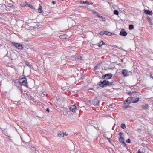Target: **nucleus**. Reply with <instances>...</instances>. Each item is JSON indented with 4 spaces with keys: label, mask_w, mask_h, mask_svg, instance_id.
<instances>
[{
    "label": "nucleus",
    "mask_w": 153,
    "mask_h": 153,
    "mask_svg": "<svg viewBox=\"0 0 153 153\" xmlns=\"http://www.w3.org/2000/svg\"><path fill=\"white\" fill-rule=\"evenodd\" d=\"M98 85L100 87L103 88L107 86H110L112 85V83L106 80H104L102 82H99L97 83Z\"/></svg>",
    "instance_id": "obj_1"
},
{
    "label": "nucleus",
    "mask_w": 153,
    "mask_h": 153,
    "mask_svg": "<svg viewBox=\"0 0 153 153\" xmlns=\"http://www.w3.org/2000/svg\"><path fill=\"white\" fill-rule=\"evenodd\" d=\"M27 81V79L25 77L21 78L19 79V81L20 85L28 87V85Z\"/></svg>",
    "instance_id": "obj_2"
},
{
    "label": "nucleus",
    "mask_w": 153,
    "mask_h": 153,
    "mask_svg": "<svg viewBox=\"0 0 153 153\" xmlns=\"http://www.w3.org/2000/svg\"><path fill=\"white\" fill-rule=\"evenodd\" d=\"M123 133L121 132L119 133L120 138L119 139V142L122 143V145L124 146H126V144L124 141L123 137H122V135H123Z\"/></svg>",
    "instance_id": "obj_3"
},
{
    "label": "nucleus",
    "mask_w": 153,
    "mask_h": 153,
    "mask_svg": "<svg viewBox=\"0 0 153 153\" xmlns=\"http://www.w3.org/2000/svg\"><path fill=\"white\" fill-rule=\"evenodd\" d=\"M11 43L19 50H21L23 49V47L22 45L19 43L12 42Z\"/></svg>",
    "instance_id": "obj_4"
},
{
    "label": "nucleus",
    "mask_w": 153,
    "mask_h": 153,
    "mask_svg": "<svg viewBox=\"0 0 153 153\" xmlns=\"http://www.w3.org/2000/svg\"><path fill=\"white\" fill-rule=\"evenodd\" d=\"M133 97H128L125 100L124 103L126 104V103H127V104L129 105L131 103H134V100H133Z\"/></svg>",
    "instance_id": "obj_5"
},
{
    "label": "nucleus",
    "mask_w": 153,
    "mask_h": 153,
    "mask_svg": "<svg viewBox=\"0 0 153 153\" xmlns=\"http://www.w3.org/2000/svg\"><path fill=\"white\" fill-rule=\"evenodd\" d=\"M122 74L124 76H127L132 75V74L131 71H128L127 70L124 69L122 71Z\"/></svg>",
    "instance_id": "obj_6"
},
{
    "label": "nucleus",
    "mask_w": 153,
    "mask_h": 153,
    "mask_svg": "<svg viewBox=\"0 0 153 153\" xmlns=\"http://www.w3.org/2000/svg\"><path fill=\"white\" fill-rule=\"evenodd\" d=\"M112 76V75L111 73H108L105 74L102 76V78L103 79H111Z\"/></svg>",
    "instance_id": "obj_7"
},
{
    "label": "nucleus",
    "mask_w": 153,
    "mask_h": 153,
    "mask_svg": "<svg viewBox=\"0 0 153 153\" xmlns=\"http://www.w3.org/2000/svg\"><path fill=\"white\" fill-rule=\"evenodd\" d=\"M100 101L97 97H95L92 100V103L95 106H98L99 105Z\"/></svg>",
    "instance_id": "obj_8"
},
{
    "label": "nucleus",
    "mask_w": 153,
    "mask_h": 153,
    "mask_svg": "<svg viewBox=\"0 0 153 153\" xmlns=\"http://www.w3.org/2000/svg\"><path fill=\"white\" fill-rule=\"evenodd\" d=\"M69 109L70 111L73 112H76V110L77 109L76 106L74 105H71L70 106Z\"/></svg>",
    "instance_id": "obj_9"
},
{
    "label": "nucleus",
    "mask_w": 153,
    "mask_h": 153,
    "mask_svg": "<svg viewBox=\"0 0 153 153\" xmlns=\"http://www.w3.org/2000/svg\"><path fill=\"white\" fill-rule=\"evenodd\" d=\"M27 137V135H21V140L23 142V143H27L28 141L26 139V137Z\"/></svg>",
    "instance_id": "obj_10"
},
{
    "label": "nucleus",
    "mask_w": 153,
    "mask_h": 153,
    "mask_svg": "<svg viewBox=\"0 0 153 153\" xmlns=\"http://www.w3.org/2000/svg\"><path fill=\"white\" fill-rule=\"evenodd\" d=\"M120 35L123 36H126L127 35V33L125 31V30L124 29H122L120 31Z\"/></svg>",
    "instance_id": "obj_11"
},
{
    "label": "nucleus",
    "mask_w": 153,
    "mask_h": 153,
    "mask_svg": "<svg viewBox=\"0 0 153 153\" xmlns=\"http://www.w3.org/2000/svg\"><path fill=\"white\" fill-rule=\"evenodd\" d=\"M80 3L81 4H87L88 5L90 4H93V3L92 2H90L89 1H80Z\"/></svg>",
    "instance_id": "obj_12"
},
{
    "label": "nucleus",
    "mask_w": 153,
    "mask_h": 153,
    "mask_svg": "<svg viewBox=\"0 0 153 153\" xmlns=\"http://www.w3.org/2000/svg\"><path fill=\"white\" fill-rule=\"evenodd\" d=\"M142 108L144 110H148L149 109V106L147 104H145L142 105Z\"/></svg>",
    "instance_id": "obj_13"
},
{
    "label": "nucleus",
    "mask_w": 153,
    "mask_h": 153,
    "mask_svg": "<svg viewBox=\"0 0 153 153\" xmlns=\"http://www.w3.org/2000/svg\"><path fill=\"white\" fill-rule=\"evenodd\" d=\"M144 13L146 14L150 15H152V11H150L148 10H144Z\"/></svg>",
    "instance_id": "obj_14"
},
{
    "label": "nucleus",
    "mask_w": 153,
    "mask_h": 153,
    "mask_svg": "<svg viewBox=\"0 0 153 153\" xmlns=\"http://www.w3.org/2000/svg\"><path fill=\"white\" fill-rule=\"evenodd\" d=\"M4 5H0V12H4Z\"/></svg>",
    "instance_id": "obj_15"
},
{
    "label": "nucleus",
    "mask_w": 153,
    "mask_h": 153,
    "mask_svg": "<svg viewBox=\"0 0 153 153\" xmlns=\"http://www.w3.org/2000/svg\"><path fill=\"white\" fill-rule=\"evenodd\" d=\"M103 45H105V43L102 41L99 42L98 43V46L99 47H101Z\"/></svg>",
    "instance_id": "obj_16"
},
{
    "label": "nucleus",
    "mask_w": 153,
    "mask_h": 153,
    "mask_svg": "<svg viewBox=\"0 0 153 153\" xmlns=\"http://www.w3.org/2000/svg\"><path fill=\"white\" fill-rule=\"evenodd\" d=\"M58 136L59 137H64V133L62 131L59 132L58 134Z\"/></svg>",
    "instance_id": "obj_17"
},
{
    "label": "nucleus",
    "mask_w": 153,
    "mask_h": 153,
    "mask_svg": "<svg viewBox=\"0 0 153 153\" xmlns=\"http://www.w3.org/2000/svg\"><path fill=\"white\" fill-rule=\"evenodd\" d=\"M26 4L25 5L26 6H27V7H29L30 8L34 9V7L33 6L31 5L30 4H28L27 2H26Z\"/></svg>",
    "instance_id": "obj_18"
},
{
    "label": "nucleus",
    "mask_w": 153,
    "mask_h": 153,
    "mask_svg": "<svg viewBox=\"0 0 153 153\" xmlns=\"http://www.w3.org/2000/svg\"><path fill=\"white\" fill-rule=\"evenodd\" d=\"M105 35H106L108 36H111L112 34L111 33L107 31H105Z\"/></svg>",
    "instance_id": "obj_19"
},
{
    "label": "nucleus",
    "mask_w": 153,
    "mask_h": 153,
    "mask_svg": "<svg viewBox=\"0 0 153 153\" xmlns=\"http://www.w3.org/2000/svg\"><path fill=\"white\" fill-rule=\"evenodd\" d=\"M39 5V8L38 9V12L39 13H42V6L40 5V4Z\"/></svg>",
    "instance_id": "obj_20"
},
{
    "label": "nucleus",
    "mask_w": 153,
    "mask_h": 153,
    "mask_svg": "<svg viewBox=\"0 0 153 153\" xmlns=\"http://www.w3.org/2000/svg\"><path fill=\"white\" fill-rule=\"evenodd\" d=\"M147 18L148 19V20L149 21V22L150 24V25H153L152 23V19L150 17H147Z\"/></svg>",
    "instance_id": "obj_21"
},
{
    "label": "nucleus",
    "mask_w": 153,
    "mask_h": 153,
    "mask_svg": "<svg viewBox=\"0 0 153 153\" xmlns=\"http://www.w3.org/2000/svg\"><path fill=\"white\" fill-rule=\"evenodd\" d=\"M25 64L28 67H31L32 66V65L27 61H25Z\"/></svg>",
    "instance_id": "obj_22"
},
{
    "label": "nucleus",
    "mask_w": 153,
    "mask_h": 153,
    "mask_svg": "<svg viewBox=\"0 0 153 153\" xmlns=\"http://www.w3.org/2000/svg\"><path fill=\"white\" fill-rule=\"evenodd\" d=\"M134 28V27L133 25L130 24L129 25V29L130 30H132Z\"/></svg>",
    "instance_id": "obj_23"
},
{
    "label": "nucleus",
    "mask_w": 153,
    "mask_h": 153,
    "mask_svg": "<svg viewBox=\"0 0 153 153\" xmlns=\"http://www.w3.org/2000/svg\"><path fill=\"white\" fill-rule=\"evenodd\" d=\"M59 37L61 39H65L66 38V35L65 34L62 35L60 36Z\"/></svg>",
    "instance_id": "obj_24"
},
{
    "label": "nucleus",
    "mask_w": 153,
    "mask_h": 153,
    "mask_svg": "<svg viewBox=\"0 0 153 153\" xmlns=\"http://www.w3.org/2000/svg\"><path fill=\"white\" fill-rule=\"evenodd\" d=\"M115 105V104L114 103H112L111 104H110V105H109L108 106V107H109V108H113L114 106Z\"/></svg>",
    "instance_id": "obj_25"
},
{
    "label": "nucleus",
    "mask_w": 153,
    "mask_h": 153,
    "mask_svg": "<svg viewBox=\"0 0 153 153\" xmlns=\"http://www.w3.org/2000/svg\"><path fill=\"white\" fill-rule=\"evenodd\" d=\"M124 107L126 108H130L131 106L127 104V105H126V104H125L124 103Z\"/></svg>",
    "instance_id": "obj_26"
},
{
    "label": "nucleus",
    "mask_w": 153,
    "mask_h": 153,
    "mask_svg": "<svg viewBox=\"0 0 153 153\" xmlns=\"http://www.w3.org/2000/svg\"><path fill=\"white\" fill-rule=\"evenodd\" d=\"M121 127L122 129H125L126 127L125 125L124 124L122 123L121 125Z\"/></svg>",
    "instance_id": "obj_27"
},
{
    "label": "nucleus",
    "mask_w": 153,
    "mask_h": 153,
    "mask_svg": "<svg viewBox=\"0 0 153 153\" xmlns=\"http://www.w3.org/2000/svg\"><path fill=\"white\" fill-rule=\"evenodd\" d=\"M105 31H100L99 33V34L101 36H102L105 34Z\"/></svg>",
    "instance_id": "obj_28"
},
{
    "label": "nucleus",
    "mask_w": 153,
    "mask_h": 153,
    "mask_svg": "<svg viewBox=\"0 0 153 153\" xmlns=\"http://www.w3.org/2000/svg\"><path fill=\"white\" fill-rule=\"evenodd\" d=\"M114 13L115 15H117L119 14V12L117 10H114Z\"/></svg>",
    "instance_id": "obj_29"
},
{
    "label": "nucleus",
    "mask_w": 153,
    "mask_h": 153,
    "mask_svg": "<svg viewBox=\"0 0 153 153\" xmlns=\"http://www.w3.org/2000/svg\"><path fill=\"white\" fill-rule=\"evenodd\" d=\"M84 77H85L84 75H83L82 74H81V77L79 79L81 80H83V79L84 78Z\"/></svg>",
    "instance_id": "obj_30"
},
{
    "label": "nucleus",
    "mask_w": 153,
    "mask_h": 153,
    "mask_svg": "<svg viewBox=\"0 0 153 153\" xmlns=\"http://www.w3.org/2000/svg\"><path fill=\"white\" fill-rule=\"evenodd\" d=\"M104 137L105 138H106V139H107L109 142H110V143H111V139L110 138H108V137H106V136H104Z\"/></svg>",
    "instance_id": "obj_31"
},
{
    "label": "nucleus",
    "mask_w": 153,
    "mask_h": 153,
    "mask_svg": "<svg viewBox=\"0 0 153 153\" xmlns=\"http://www.w3.org/2000/svg\"><path fill=\"white\" fill-rule=\"evenodd\" d=\"M139 100V98H136L134 99V103L137 102Z\"/></svg>",
    "instance_id": "obj_32"
},
{
    "label": "nucleus",
    "mask_w": 153,
    "mask_h": 153,
    "mask_svg": "<svg viewBox=\"0 0 153 153\" xmlns=\"http://www.w3.org/2000/svg\"><path fill=\"white\" fill-rule=\"evenodd\" d=\"M103 21H105V17L102 16H101L100 18Z\"/></svg>",
    "instance_id": "obj_33"
},
{
    "label": "nucleus",
    "mask_w": 153,
    "mask_h": 153,
    "mask_svg": "<svg viewBox=\"0 0 153 153\" xmlns=\"http://www.w3.org/2000/svg\"><path fill=\"white\" fill-rule=\"evenodd\" d=\"M91 125L94 127V128L96 129H97L98 128L97 126L96 125H94L91 124Z\"/></svg>",
    "instance_id": "obj_34"
},
{
    "label": "nucleus",
    "mask_w": 153,
    "mask_h": 153,
    "mask_svg": "<svg viewBox=\"0 0 153 153\" xmlns=\"http://www.w3.org/2000/svg\"><path fill=\"white\" fill-rule=\"evenodd\" d=\"M143 149H140L138 152L137 153H142L143 151H142Z\"/></svg>",
    "instance_id": "obj_35"
},
{
    "label": "nucleus",
    "mask_w": 153,
    "mask_h": 153,
    "mask_svg": "<svg viewBox=\"0 0 153 153\" xmlns=\"http://www.w3.org/2000/svg\"><path fill=\"white\" fill-rule=\"evenodd\" d=\"M9 7H10L11 8H13L14 6L13 4H11V3L9 4V5L8 6Z\"/></svg>",
    "instance_id": "obj_36"
},
{
    "label": "nucleus",
    "mask_w": 153,
    "mask_h": 153,
    "mask_svg": "<svg viewBox=\"0 0 153 153\" xmlns=\"http://www.w3.org/2000/svg\"><path fill=\"white\" fill-rule=\"evenodd\" d=\"M133 92H127V94L129 95L130 96H131L133 94Z\"/></svg>",
    "instance_id": "obj_37"
},
{
    "label": "nucleus",
    "mask_w": 153,
    "mask_h": 153,
    "mask_svg": "<svg viewBox=\"0 0 153 153\" xmlns=\"http://www.w3.org/2000/svg\"><path fill=\"white\" fill-rule=\"evenodd\" d=\"M126 142L128 143H131V140L130 139H128V140H126Z\"/></svg>",
    "instance_id": "obj_38"
},
{
    "label": "nucleus",
    "mask_w": 153,
    "mask_h": 153,
    "mask_svg": "<svg viewBox=\"0 0 153 153\" xmlns=\"http://www.w3.org/2000/svg\"><path fill=\"white\" fill-rule=\"evenodd\" d=\"M30 98L31 100H33V101L34 99V97L32 96H30Z\"/></svg>",
    "instance_id": "obj_39"
},
{
    "label": "nucleus",
    "mask_w": 153,
    "mask_h": 153,
    "mask_svg": "<svg viewBox=\"0 0 153 153\" xmlns=\"http://www.w3.org/2000/svg\"><path fill=\"white\" fill-rule=\"evenodd\" d=\"M93 13L94 14L96 15L98 13L97 12L95 11H94L93 12Z\"/></svg>",
    "instance_id": "obj_40"
},
{
    "label": "nucleus",
    "mask_w": 153,
    "mask_h": 153,
    "mask_svg": "<svg viewBox=\"0 0 153 153\" xmlns=\"http://www.w3.org/2000/svg\"><path fill=\"white\" fill-rule=\"evenodd\" d=\"M35 149V153H39V151L38 150H36Z\"/></svg>",
    "instance_id": "obj_41"
},
{
    "label": "nucleus",
    "mask_w": 153,
    "mask_h": 153,
    "mask_svg": "<svg viewBox=\"0 0 153 153\" xmlns=\"http://www.w3.org/2000/svg\"><path fill=\"white\" fill-rule=\"evenodd\" d=\"M94 68L95 70H97L98 68V67L97 66H96L94 67Z\"/></svg>",
    "instance_id": "obj_42"
},
{
    "label": "nucleus",
    "mask_w": 153,
    "mask_h": 153,
    "mask_svg": "<svg viewBox=\"0 0 153 153\" xmlns=\"http://www.w3.org/2000/svg\"><path fill=\"white\" fill-rule=\"evenodd\" d=\"M46 111L48 112H50L49 109L48 108H47V109H46Z\"/></svg>",
    "instance_id": "obj_43"
},
{
    "label": "nucleus",
    "mask_w": 153,
    "mask_h": 153,
    "mask_svg": "<svg viewBox=\"0 0 153 153\" xmlns=\"http://www.w3.org/2000/svg\"><path fill=\"white\" fill-rule=\"evenodd\" d=\"M81 57H81V56H78V59L81 60Z\"/></svg>",
    "instance_id": "obj_44"
},
{
    "label": "nucleus",
    "mask_w": 153,
    "mask_h": 153,
    "mask_svg": "<svg viewBox=\"0 0 153 153\" xmlns=\"http://www.w3.org/2000/svg\"><path fill=\"white\" fill-rule=\"evenodd\" d=\"M96 15L99 18H100V17L101 16L98 13L97 15Z\"/></svg>",
    "instance_id": "obj_45"
},
{
    "label": "nucleus",
    "mask_w": 153,
    "mask_h": 153,
    "mask_svg": "<svg viewBox=\"0 0 153 153\" xmlns=\"http://www.w3.org/2000/svg\"><path fill=\"white\" fill-rule=\"evenodd\" d=\"M20 101H19L18 102L17 101H14V103L16 104V103H18Z\"/></svg>",
    "instance_id": "obj_46"
},
{
    "label": "nucleus",
    "mask_w": 153,
    "mask_h": 153,
    "mask_svg": "<svg viewBox=\"0 0 153 153\" xmlns=\"http://www.w3.org/2000/svg\"><path fill=\"white\" fill-rule=\"evenodd\" d=\"M150 78H152L153 79V76L152 74H150Z\"/></svg>",
    "instance_id": "obj_47"
},
{
    "label": "nucleus",
    "mask_w": 153,
    "mask_h": 153,
    "mask_svg": "<svg viewBox=\"0 0 153 153\" xmlns=\"http://www.w3.org/2000/svg\"><path fill=\"white\" fill-rule=\"evenodd\" d=\"M52 3L53 4H55V1H53L52 2Z\"/></svg>",
    "instance_id": "obj_48"
},
{
    "label": "nucleus",
    "mask_w": 153,
    "mask_h": 153,
    "mask_svg": "<svg viewBox=\"0 0 153 153\" xmlns=\"http://www.w3.org/2000/svg\"><path fill=\"white\" fill-rule=\"evenodd\" d=\"M66 135V136H67L68 135V134H67L66 133H64V135Z\"/></svg>",
    "instance_id": "obj_49"
},
{
    "label": "nucleus",
    "mask_w": 153,
    "mask_h": 153,
    "mask_svg": "<svg viewBox=\"0 0 153 153\" xmlns=\"http://www.w3.org/2000/svg\"><path fill=\"white\" fill-rule=\"evenodd\" d=\"M7 136H8V137H12L10 136V135H8L7 134L6 135Z\"/></svg>",
    "instance_id": "obj_50"
},
{
    "label": "nucleus",
    "mask_w": 153,
    "mask_h": 153,
    "mask_svg": "<svg viewBox=\"0 0 153 153\" xmlns=\"http://www.w3.org/2000/svg\"><path fill=\"white\" fill-rule=\"evenodd\" d=\"M121 60L122 62H123L124 61V59H121Z\"/></svg>",
    "instance_id": "obj_51"
},
{
    "label": "nucleus",
    "mask_w": 153,
    "mask_h": 153,
    "mask_svg": "<svg viewBox=\"0 0 153 153\" xmlns=\"http://www.w3.org/2000/svg\"><path fill=\"white\" fill-rule=\"evenodd\" d=\"M20 91H21V92H23V91H22V89H20Z\"/></svg>",
    "instance_id": "obj_52"
},
{
    "label": "nucleus",
    "mask_w": 153,
    "mask_h": 153,
    "mask_svg": "<svg viewBox=\"0 0 153 153\" xmlns=\"http://www.w3.org/2000/svg\"><path fill=\"white\" fill-rule=\"evenodd\" d=\"M2 18L0 17V20L2 19Z\"/></svg>",
    "instance_id": "obj_53"
},
{
    "label": "nucleus",
    "mask_w": 153,
    "mask_h": 153,
    "mask_svg": "<svg viewBox=\"0 0 153 153\" xmlns=\"http://www.w3.org/2000/svg\"><path fill=\"white\" fill-rule=\"evenodd\" d=\"M130 153H131V152H130Z\"/></svg>",
    "instance_id": "obj_54"
}]
</instances>
